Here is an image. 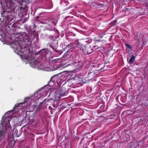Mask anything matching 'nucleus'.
I'll return each instance as SVG.
<instances>
[{
    "label": "nucleus",
    "instance_id": "5701e85b",
    "mask_svg": "<svg viewBox=\"0 0 148 148\" xmlns=\"http://www.w3.org/2000/svg\"><path fill=\"white\" fill-rule=\"evenodd\" d=\"M72 7V6H70V7L69 8H71Z\"/></svg>",
    "mask_w": 148,
    "mask_h": 148
},
{
    "label": "nucleus",
    "instance_id": "423d86ee",
    "mask_svg": "<svg viewBox=\"0 0 148 148\" xmlns=\"http://www.w3.org/2000/svg\"><path fill=\"white\" fill-rule=\"evenodd\" d=\"M12 47L19 51L21 50V45L18 40L13 42L11 45Z\"/></svg>",
    "mask_w": 148,
    "mask_h": 148
},
{
    "label": "nucleus",
    "instance_id": "aec40b11",
    "mask_svg": "<svg viewBox=\"0 0 148 148\" xmlns=\"http://www.w3.org/2000/svg\"><path fill=\"white\" fill-rule=\"evenodd\" d=\"M59 60V58L53 60V61L54 62V63H56V61H57L58 60Z\"/></svg>",
    "mask_w": 148,
    "mask_h": 148
},
{
    "label": "nucleus",
    "instance_id": "1a4fd4ad",
    "mask_svg": "<svg viewBox=\"0 0 148 148\" xmlns=\"http://www.w3.org/2000/svg\"><path fill=\"white\" fill-rule=\"evenodd\" d=\"M24 104L23 103H21L18 104H16L14 105L15 109H23V105Z\"/></svg>",
    "mask_w": 148,
    "mask_h": 148
},
{
    "label": "nucleus",
    "instance_id": "f03ea898",
    "mask_svg": "<svg viewBox=\"0 0 148 148\" xmlns=\"http://www.w3.org/2000/svg\"><path fill=\"white\" fill-rule=\"evenodd\" d=\"M23 54L24 59L27 60L31 61L30 62V64L32 67L33 68L40 67L41 64L38 60H32L33 58L32 57V54L29 50L28 51V52H26Z\"/></svg>",
    "mask_w": 148,
    "mask_h": 148
},
{
    "label": "nucleus",
    "instance_id": "f3484780",
    "mask_svg": "<svg viewBox=\"0 0 148 148\" xmlns=\"http://www.w3.org/2000/svg\"><path fill=\"white\" fill-rule=\"evenodd\" d=\"M57 23V21H51L49 22V23L51 25L53 24L54 25H55Z\"/></svg>",
    "mask_w": 148,
    "mask_h": 148
},
{
    "label": "nucleus",
    "instance_id": "4be33fe9",
    "mask_svg": "<svg viewBox=\"0 0 148 148\" xmlns=\"http://www.w3.org/2000/svg\"><path fill=\"white\" fill-rule=\"evenodd\" d=\"M125 45L127 47H129V48H131V47L130 45L127 44H125Z\"/></svg>",
    "mask_w": 148,
    "mask_h": 148
},
{
    "label": "nucleus",
    "instance_id": "7c9ffc66",
    "mask_svg": "<svg viewBox=\"0 0 148 148\" xmlns=\"http://www.w3.org/2000/svg\"><path fill=\"white\" fill-rule=\"evenodd\" d=\"M66 94V93H65V94H64V95H65V94Z\"/></svg>",
    "mask_w": 148,
    "mask_h": 148
},
{
    "label": "nucleus",
    "instance_id": "c85d7f7f",
    "mask_svg": "<svg viewBox=\"0 0 148 148\" xmlns=\"http://www.w3.org/2000/svg\"><path fill=\"white\" fill-rule=\"evenodd\" d=\"M26 21V20H25V19H24V21Z\"/></svg>",
    "mask_w": 148,
    "mask_h": 148
},
{
    "label": "nucleus",
    "instance_id": "cd10ccee",
    "mask_svg": "<svg viewBox=\"0 0 148 148\" xmlns=\"http://www.w3.org/2000/svg\"><path fill=\"white\" fill-rule=\"evenodd\" d=\"M26 21V20H25V19H24V21Z\"/></svg>",
    "mask_w": 148,
    "mask_h": 148
},
{
    "label": "nucleus",
    "instance_id": "a878e982",
    "mask_svg": "<svg viewBox=\"0 0 148 148\" xmlns=\"http://www.w3.org/2000/svg\"><path fill=\"white\" fill-rule=\"evenodd\" d=\"M63 60V61H64V60L65 61L66 60V59H65L64 60Z\"/></svg>",
    "mask_w": 148,
    "mask_h": 148
},
{
    "label": "nucleus",
    "instance_id": "a211bd4d",
    "mask_svg": "<svg viewBox=\"0 0 148 148\" xmlns=\"http://www.w3.org/2000/svg\"><path fill=\"white\" fill-rule=\"evenodd\" d=\"M44 102H43V101L42 102H40L39 104L38 108H39L40 109V108H41L42 104Z\"/></svg>",
    "mask_w": 148,
    "mask_h": 148
},
{
    "label": "nucleus",
    "instance_id": "20e7f679",
    "mask_svg": "<svg viewBox=\"0 0 148 148\" xmlns=\"http://www.w3.org/2000/svg\"><path fill=\"white\" fill-rule=\"evenodd\" d=\"M24 40L26 44L29 46H30L32 44V41L34 40V36H32L31 33H27L24 32Z\"/></svg>",
    "mask_w": 148,
    "mask_h": 148
},
{
    "label": "nucleus",
    "instance_id": "393cba45",
    "mask_svg": "<svg viewBox=\"0 0 148 148\" xmlns=\"http://www.w3.org/2000/svg\"><path fill=\"white\" fill-rule=\"evenodd\" d=\"M92 79V77H91V78H90V79Z\"/></svg>",
    "mask_w": 148,
    "mask_h": 148
},
{
    "label": "nucleus",
    "instance_id": "4468645a",
    "mask_svg": "<svg viewBox=\"0 0 148 148\" xmlns=\"http://www.w3.org/2000/svg\"><path fill=\"white\" fill-rule=\"evenodd\" d=\"M95 71H96L94 72V71H93L92 72H90V73H88V77H90V78L91 76H93V75H94L95 74V73H97L98 71V70H95Z\"/></svg>",
    "mask_w": 148,
    "mask_h": 148
},
{
    "label": "nucleus",
    "instance_id": "2f4dec72",
    "mask_svg": "<svg viewBox=\"0 0 148 148\" xmlns=\"http://www.w3.org/2000/svg\"><path fill=\"white\" fill-rule=\"evenodd\" d=\"M71 40H73L72 39H71Z\"/></svg>",
    "mask_w": 148,
    "mask_h": 148
},
{
    "label": "nucleus",
    "instance_id": "f257e3e1",
    "mask_svg": "<svg viewBox=\"0 0 148 148\" xmlns=\"http://www.w3.org/2000/svg\"><path fill=\"white\" fill-rule=\"evenodd\" d=\"M13 110H10L5 113V115L9 114V115L6 116V118L4 119L3 121L2 119V123H1L3 128H4L2 130L0 131V142L3 143L4 141L5 136L7 134V130L6 129L7 127H10V121L11 120V116L13 114Z\"/></svg>",
    "mask_w": 148,
    "mask_h": 148
},
{
    "label": "nucleus",
    "instance_id": "39448f33",
    "mask_svg": "<svg viewBox=\"0 0 148 148\" xmlns=\"http://www.w3.org/2000/svg\"><path fill=\"white\" fill-rule=\"evenodd\" d=\"M82 50L84 54L85 55L89 54L93 52V49L90 46L84 47L83 46V47H82Z\"/></svg>",
    "mask_w": 148,
    "mask_h": 148
},
{
    "label": "nucleus",
    "instance_id": "dca6fc26",
    "mask_svg": "<svg viewBox=\"0 0 148 148\" xmlns=\"http://www.w3.org/2000/svg\"><path fill=\"white\" fill-rule=\"evenodd\" d=\"M54 81H52V80H50V81L48 82V84L49 86H52L54 84Z\"/></svg>",
    "mask_w": 148,
    "mask_h": 148
},
{
    "label": "nucleus",
    "instance_id": "9b49d317",
    "mask_svg": "<svg viewBox=\"0 0 148 148\" xmlns=\"http://www.w3.org/2000/svg\"><path fill=\"white\" fill-rule=\"evenodd\" d=\"M45 27L50 31H52L54 29V28L52 27L51 25L49 23L46 24Z\"/></svg>",
    "mask_w": 148,
    "mask_h": 148
},
{
    "label": "nucleus",
    "instance_id": "6e6552de",
    "mask_svg": "<svg viewBox=\"0 0 148 148\" xmlns=\"http://www.w3.org/2000/svg\"><path fill=\"white\" fill-rule=\"evenodd\" d=\"M51 80H52V81H54V82H56L58 83V80H60L61 79L60 77H59L58 76V75H56L52 76L51 78Z\"/></svg>",
    "mask_w": 148,
    "mask_h": 148
},
{
    "label": "nucleus",
    "instance_id": "7ed1b4c3",
    "mask_svg": "<svg viewBox=\"0 0 148 148\" xmlns=\"http://www.w3.org/2000/svg\"><path fill=\"white\" fill-rule=\"evenodd\" d=\"M5 1L6 3V6L9 8H11L12 7H15L17 6L16 3H17L18 4L20 5L21 6L23 5V6L21 7L20 9H23V7H25L26 5V1Z\"/></svg>",
    "mask_w": 148,
    "mask_h": 148
},
{
    "label": "nucleus",
    "instance_id": "412c9836",
    "mask_svg": "<svg viewBox=\"0 0 148 148\" xmlns=\"http://www.w3.org/2000/svg\"><path fill=\"white\" fill-rule=\"evenodd\" d=\"M63 2H64V3H66L65 5H67V4L68 3H69V2L68 1H63Z\"/></svg>",
    "mask_w": 148,
    "mask_h": 148
},
{
    "label": "nucleus",
    "instance_id": "bb28decb",
    "mask_svg": "<svg viewBox=\"0 0 148 148\" xmlns=\"http://www.w3.org/2000/svg\"><path fill=\"white\" fill-rule=\"evenodd\" d=\"M62 88H62H62H61V90H62Z\"/></svg>",
    "mask_w": 148,
    "mask_h": 148
},
{
    "label": "nucleus",
    "instance_id": "0eeeda50",
    "mask_svg": "<svg viewBox=\"0 0 148 148\" xmlns=\"http://www.w3.org/2000/svg\"><path fill=\"white\" fill-rule=\"evenodd\" d=\"M42 51L43 55L46 58H49L51 55V52L47 49H43Z\"/></svg>",
    "mask_w": 148,
    "mask_h": 148
},
{
    "label": "nucleus",
    "instance_id": "2eb2a0df",
    "mask_svg": "<svg viewBox=\"0 0 148 148\" xmlns=\"http://www.w3.org/2000/svg\"><path fill=\"white\" fill-rule=\"evenodd\" d=\"M135 56L133 55H132L131 56L129 60V62L130 64H132L133 63L135 60Z\"/></svg>",
    "mask_w": 148,
    "mask_h": 148
},
{
    "label": "nucleus",
    "instance_id": "b1692460",
    "mask_svg": "<svg viewBox=\"0 0 148 148\" xmlns=\"http://www.w3.org/2000/svg\"><path fill=\"white\" fill-rule=\"evenodd\" d=\"M6 17H7V19H8V18H9V17H8V16H7Z\"/></svg>",
    "mask_w": 148,
    "mask_h": 148
},
{
    "label": "nucleus",
    "instance_id": "f8f14e48",
    "mask_svg": "<svg viewBox=\"0 0 148 148\" xmlns=\"http://www.w3.org/2000/svg\"><path fill=\"white\" fill-rule=\"evenodd\" d=\"M71 50L69 49L64 54V57L66 59L67 58V56H69L71 53Z\"/></svg>",
    "mask_w": 148,
    "mask_h": 148
},
{
    "label": "nucleus",
    "instance_id": "9d476101",
    "mask_svg": "<svg viewBox=\"0 0 148 148\" xmlns=\"http://www.w3.org/2000/svg\"><path fill=\"white\" fill-rule=\"evenodd\" d=\"M46 4L47 9H50L53 7V5L51 1H48L47 2Z\"/></svg>",
    "mask_w": 148,
    "mask_h": 148
},
{
    "label": "nucleus",
    "instance_id": "6ab92c4d",
    "mask_svg": "<svg viewBox=\"0 0 148 148\" xmlns=\"http://www.w3.org/2000/svg\"><path fill=\"white\" fill-rule=\"evenodd\" d=\"M49 100V99H45L43 101V102H44V103L45 104L46 103L48 102Z\"/></svg>",
    "mask_w": 148,
    "mask_h": 148
},
{
    "label": "nucleus",
    "instance_id": "ddd939ff",
    "mask_svg": "<svg viewBox=\"0 0 148 148\" xmlns=\"http://www.w3.org/2000/svg\"><path fill=\"white\" fill-rule=\"evenodd\" d=\"M74 54L72 53V52H71L69 56H67V58L66 59L68 60H69L71 61L73 60V58L74 57Z\"/></svg>",
    "mask_w": 148,
    "mask_h": 148
},
{
    "label": "nucleus",
    "instance_id": "c756f323",
    "mask_svg": "<svg viewBox=\"0 0 148 148\" xmlns=\"http://www.w3.org/2000/svg\"><path fill=\"white\" fill-rule=\"evenodd\" d=\"M62 65H63V66L64 65V64H63H63H62Z\"/></svg>",
    "mask_w": 148,
    "mask_h": 148
}]
</instances>
